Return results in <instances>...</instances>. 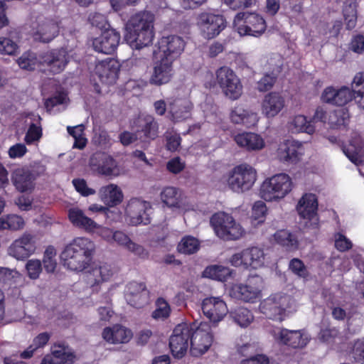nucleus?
<instances>
[{
    "label": "nucleus",
    "mask_w": 364,
    "mask_h": 364,
    "mask_svg": "<svg viewBox=\"0 0 364 364\" xmlns=\"http://www.w3.org/2000/svg\"><path fill=\"white\" fill-rule=\"evenodd\" d=\"M76 359L75 351L64 343L55 344L50 354L46 355L41 364H73Z\"/></svg>",
    "instance_id": "nucleus-21"
},
{
    "label": "nucleus",
    "mask_w": 364,
    "mask_h": 364,
    "mask_svg": "<svg viewBox=\"0 0 364 364\" xmlns=\"http://www.w3.org/2000/svg\"><path fill=\"white\" fill-rule=\"evenodd\" d=\"M289 269L299 277L306 279L309 277V272L301 260L294 258L289 265Z\"/></svg>",
    "instance_id": "nucleus-59"
},
{
    "label": "nucleus",
    "mask_w": 364,
    "mask_h": 364,
    "mask_svg": "<svg viewBox=\"0 0 364 364\" xmlns=\"http://www.w3.org/2000/svg\"><path fill=\"white\" fill-rule=\"evenodd\" d=\"M37 249L35 237L28 233H24L15 240L9 247V255L18 260H22L33 255Z\"/></svg>",
    "instance_id": "nucleus-16"
},
{
    "label": "nucleus",
    "mask_w": 364,
    "mask_h": 364,
    "mask_svg": "<svg viewBox=\"0 0 364 364\" xmlns=\"http://www.w3.org/2000/svg\"><path fill=\"white\" fill-rule=\"evenodd\" d=\"M119 71V62L113 58H108L98 62L95 68V74L102 83L112 84L117 77Z\"/></svg>",
    "instance_id": "nucleus-24"
},
{
    "label": "nucleus",
    "mask_w": 364,
    "mask_h": 364,
    "mask_svg": "<svg viewBox=\"0 0 364 364\" xmlns=\"http://www.w3.org/2000/svg\"><path fill=\"white\" fill-rule=\"evenodd\" d=\"M267 207L264 202L257 201L252 207V226L262 224L264 222Z\"/></svg>",
    "instance_id": "nucleus-45"
},
{
    "label": "nucleus",
    "mask_w": 364,
    "mask_h": 364,
    "mask_svg": "<svg viewBox=\"0 0 364 364\" xmlns=\"http://www.w3.org/2000/svg\"><path fill=\"white\" fill-rule=\"evenodd\" d=\"M156 309L152 313L153 318L164 319L169 316L171 308L168 303L163 298H159L156 302Z\"/></svg>",
    "instance_id": "nucleus-51"
},
{
    "label": "nucleus",
    "mask_w": 364,
    "mask_h": 364,
    "mask_svg": "<svg viewBox=\"0 0 364 364\" xmlns=\"http://www.w3.org/2000/svg\"><path fill=\"white\" fill-rule=\"evenodd\" d=\"M27 151L28 149L23 144L17 143L9 149L8 154L11 159L22 158Z\"/></svg>",
    "instance_id": "nucleus-63"
},
{
    "label": "nucleus",
    "mask_w": 364,
    "mask_h": 364,
    "mask_svg": "<svg viewBox=\"0 0 364 364\" xmlns=\"http://www.w3.org/2000/svg\"><path fill=\"white\" fill-rule=\"evenodd\" d=\"M200 248V242L198 239L193 236L183 237L178 245L177 249L179 252L185 255L194 254Z\"/></svg>",
    "instance_id": "nucleus-41"
},
{
    "label": "nucleus",
    "mask_w": 364,
    "mask_h": 364,
    "mask_svg": "<svg viewBox=\"0 0 364 364\" xmlns=\"http://www.w3.org/2000/svg\"><path fill=\"white\" fill-rule=\"evenodd\" d=\"M68 62V54L64 49L45 53L42 55L40 60V63L46 65L50 72L53 74L62 72Z\"/></svg>",
    "instance_id": "nucleus-26"
},
{
    "label": "nucleus",
    "mask_w": 364,
    "mask_h": 364,
    "mask_svg": "<svg viewBox=\"0 0 364 364\" xmlns=\"http://www.w3.org/2000/svg\"><path fill=\"white\" fill-rule=\"evenodd\" d=\"M34 176L26 168H16L12 173V181L21 192L30 191L34 188Z\"/></svg>",
    "instance_id": "nucleus-32"
},
{
    "label": "nucleus",
    "mask_w": 364,
    "mask_h": 364,
    "mask_svg": "<svg viewBox=\"0 0 364 364\" xmlns=\"http://www.w3.org/2000/svg\"><path fill=\"white\" fill-rule=\"evenodd\" d=\"M228 268L220 265H213L205 268L203 276L215 280L224 281L230 275Z\"/></svg>",
    "instance_id": "nucleus-42"
},
{
    "label": "nucleus",
    "mask_w": 364,
    "mask_h": 364,
    "mask_svg": "<svg viewBox=\"0 0 364 364\" xmlns=\"http://www.w3.org/2000/svg\"><path fill=\"white\" fill-rule=\"evenodd\" d=\"M266 30V23L263 17L252 13V36L261 35Z\"/></svg>",
    "instance_id": "nucleus-58"
},
{
    "label": "nucleus",
    "mask_w": 364,
    "mask_h": 364,
    "mask_svg": "<svg viewBox=\"0 0 364 364\" xmlns=\"http://www.w3.org/2000/svg\"><path fill=\"white\" fill-rule=\"evenodd\" d=\"M153 14L143 11L131 16L127 23L125 39L133 49L139 50L152 43L154 38Z\"/></svg>",
    "instance_id": "nucleus-2"
},
{
    "label": "nucleus",
    "mask_w": 364,
    "mask_h": 364,
    "mask_svg": "<svg viewBox=\"0 0 364 364\" xmlns=\"http://www.w3.org/2000/svg\"><path fill=\"white\" fill-rule=\"evenodd\" d=\"M68 132L74 138L73 148L82 149L87 144V139L84 136V126L82 124L75 127H68Z\"/></svg>",
    "instance_id": "nucleus-43"
},
{
    "label": "nucleus",
    "mask_w": 364,
    "mask_h": 364,
    "mask_svg": "<svg viewBox=\"0 0 364 364\" xmlns=\"http://www.w3.org/2000/svg\"><path fill=\"white\" fill-rule=\"evenodd\" d=\"M270 333L277 341L293 348H302L309 341V335L303 331H289L284 328H274Z\"/></svg>",
    "instance_id": "nucleus-18"
},
{
    "label": "nucleus",
    "mask_w": 364,
    "mask_h": 364,
    "mask_svg": "<svg viewBox=\"0 0 364 364\" xmlns=\"http://www.w3.org/2000/svg\"><path fill=\"white\" fill-rule=\"evenodd\" d=\"M274 241L284 247L287 250L293 251L298 249V240L296 236L287 230H280L273 235Z\"/></svg>",
    "instance_id": "nucleus-38"
},
{
    "label": "nucleus",
    "mask_w": 364,
    "mask_h": 364,
    "mask_svg": "<svg viewBox=\"0 0 364 364\" xmlns=\"http://www.w3.org/2000/svg\"><path fill=\"white\" fill-rule=\"evenodd\" d=\"M326 117L324 109L318 107L311 119H308L303 114H296L289 119L287 127L293 134L306 133L311 135L316 131L318 121H323Z\"/></svg>",
    "instance_id": "nucleus-7"
},
{
    "label": "nucleus",
    "mask_w": 364,
    "mask_h": 364,
    "mask_svg": "<svg viewBox=\"0 0 364 364\" xmlns=\"http://www.w3.org/2000/svg\"><path fill=\"white\" fill-rule=\"evenodd\" d=\"M318 339L327 345H333L341 342V338L336 328L321 329L318 334Z\"/></svg>",
    "instance_id": "nucleus-44"
},
{
    "label": "nucleus",
    "mask_w": 364,
    "mask_h": 364,
    "mask_svg": "<svg viewBox=\"0 0 364 364\" xmlns=\"http://www.w3.org/2000/svg\"><path fill=\"white\" fill-rule=\"evenodd\" d=\"M59 23L55 20L47 19L40 22L33 33L36 41L48 43L54 39L59 33Z\"/></svg>",
    "instance_id": "nucleus-30"
},
{
    "label": "nucleus",
    "mask_w": 364,
    "mask_h": 364,
    "mask_svg": "<svg viewBox=\"0 0 364 364\" xmlns=\"http://www.w3.org/2000/svg\"><path fill=\"white\" fill-rule=\"evenodd\" d=\"M73 183L76 191L83 196H88L95 193V191L91 188H89L84 179H74L73 181Z\"/></svg>",
    "instance_id": "nucleus-61"
},
{
    "label": "nucleus",
    "mask_w": 364,
    "mask_h": 364,
    "mask_svg": "<svg viewBox=\"0 0 364 364\" xmlns=\"http://www.w3.org/2000/svg\"><path fill=\"white\" fill-rule=\"evenodd\" d=\"M193 330V326L186 323L175 327L169 340L170 349L174 357L182 358L186 354Z\"/></svg>",
    "instance_id": "nucleus-11"
},
{
    "label": "nucleus",
    "mask_w": 364,
    "mask_h": 364,
    "mask_svg": "<svg viewBox=\"0 0 364 364\" xmlns=\"http://www.w3.org/2000/svg\"><path fill=\"white\" fill-rule=\"evenodd\" d=\"M18 48V45L11 39L0 37V54L13 55L16 53Z\"/></svg>",
    "instance_id": "nucleus-55"
},
{
    "label": "nucleus",
    "mask_w": 364,
    "mask_h": 364,
    "mask_svg": "<svg viewBox=\"0 0 364 364\" xmlns=\"http://www.w3.org/2000/svg\"><path fill=\"white\" fill-rule=\"evenodd\" d=\"M173 75V62L159 58L154 65L149 77V82L154 85H161L168 82Z\"/></svg>",
    "instance_id": "nucleus-23"
},
{
    "label": "nucleus",
    "mask_w": 364,
    "mask_h": 364,
    "mask_svg": "<svg viewBox=\"0 0 364 364\" xmlns=\"http://www.w3.org/2000/svg\"><path fill=\"white\" fill-rule=\"evenodd\" d=\"M353 96V90L349 87H342L336 90V102L335 105L338 106H343L351 101Z\"/></svg>",
    "instance_id": "nucleus-57"
},
{
    "label": "nucleus",
    "mask_w": 364,
    "mask_h": 364,
    "mask_svg": "<svg viewBox=\"0 0 364 364\" xmlns=\"http://www.w3.org/2000/svg\"><path fill=\"white\" fill-rule=\"evenodd\" d=\"M318 197L312 193H305L299 198L296 209L301 218L309 223V226L316 227L318 224Z\"/></svg>",
    "instance_id": "nucleus-15"
},
{
    "label": "nucleus",
    "mask_w": 364,
    "mask_h": 364,
    "mask_svg": "<svg viewBox=\"0 0 364 364\" xmlns=\"http://www.w3.org/2000/svg\"><path fill=\"white\" fill-rule=\"evenodd\" d=\"M151 213V204L138 198L131 199L125 209L127 220L132 225L149 223Z\"/></svg>",
    "instance_id": "nucleus-9"
},
{
    "label": "nucleus",
    "mask_w": 364,
    "mask_h": 364,
    "mask_svg": "<svg viewBox=\"0 0 364 364\" xmlns=\"http://www.w3.org/2000/svg\"><path fill=\"white\" fill-rule=\"evenodd\" d=\"M113 275V271L110 265L107 263H97L87 271L85 275V280L87 285L93 291H98L100 286L108 282Z\"/></svg>",
    "instance_id": "nucleus-19"
},
{
    "label": "nucleus",
    "mask_w": 364,
    "mask_h": 364,
    "mask_svg": "<svg viewBox=\"0 0 364 364\" xmlns=\"http://www.w3.org/2000/svg\"><path fill=\"white\" fill-rule=\"evenodd\" d=\"M249 12L238 13L235 18L234 25L240 36L250 34L247 19L250 17Z\"/></svg>",
    "instance_id": "nucleus-47"
},
{
    "label": "nucleus",
    "mask_w": 364,
    "mask_h": 364,
    "mask_svg": "<svg viewBox=\"0 0 364 364\" xmlns=\"http://www.w3.org/2000/svg\"><path fill=\"white\" fill-rule=\"evenodd\" d=\"M216 82L222 92L229 99H238L242 93L240 80L232 70L228 67H221L215 73Z\"/></svg>",
    "instance_id": "nucleus-5"
},
{
    "label": "nucleus",
    "mask_w": 364,
    "mask_h": 364,
    "mask_svg": "<svg viewBox=\"0 0 364 364\" xmlns=\"http://www.w3.org/2000/svg\"><path fill=\"white\" fill-rule=\"evenodd\" d=\"M250 168L242 164L233 168L227 175V183L230 189L235 192L248 191L250 187Z\"/></svg>",
    "instance_id": "nucleus-17"
},
{
    "label": "nucleus",
    "mask_w": 364,
    "mask_h": 364,
    "mask_svg": "<svg viewBox=\"0 0 364 364\" xmlns=\"http://www.w3.org/2000/svg\"><path fill=\"white\" fill-rule=\"evenodd\" d=\"M90 169L96 174L115 178L122 174L123 171L116 160L105 153H95L90 159Z\"/></svg>",
    "instance_id": "nucleus-8"
},
{
    "label": "nucleus",
    "mask_w": 364,
    "mask_h": 364,
    "mask_svg": "<svg viewBox=\"0 0 364 364\" xmlns=\"http://www.w3.org/2000/svg\"><path fill=\"white\" fill-rule=\"evenodd\" d=\"M57 252L54 247L48 246L43 252L41 261L45 271L48 273H54L58 267Z\"/></svg>",
    "instance_id": "nucleus-40"
},
{
    "label": "nucleus",
    "mask_w": 364,
    "mask_h": 364,
    "mask_svg": "<svg viewBox=\"0 0 364 364\" xmlns=\"http://www.w3.org/2000/svg\"><path fill=\"white\" fill-rule=\"evenodd\" d=\"M203 314L213 323L222 321L228 314L226 304L219 297L205 298L202 302Z\"/></svg>",
    "instance_id": "nucleus-22"
},
{
    "label": "nucleus",
    "mask_w": 364,
    "mask_h": 364,
    "mask_svg": "<svg viewBox=\"0 0 364 364\" xmlns=\"http://www.w3.org/2000/svg\"><path fill=\"white\" fill-rule=\"evenodd\" d=\"M343 151L350 161L359 164L364 161V141L360 135L353 133L348 144L345 145Z\"/></svg>",
    "instance_id": "nucleus-29"
},
{
    "label": "nucleus",
    "mask_w": 364,
    "mask_h": 364,
    "mask_svg": "<svg viewBox=\"0 0 364 364\" xmlns=\"http://www.w3.org/2000/svg\"><path fill=\"white\" fill-rule=\"evenodd\" d=\"M264 253L259 247H252V268L257 269L264 263Z\"/></svg>",
    "instance_id": "nucleus-62"
},
{
    "label": "nucleus",
    "mask_w": 364,
    "mask_h": 364,
    "mask_svg": "<svg viewBox=\"0 0 364 364\" xmlns=\"http://www.w3.org/2000/svg\"><path fill=\"white\" fill-rule=\"evenodd\" d=\"M42 137V129L36 124H31L28 127L24 141L28 144H34L38 143Z\"/></svg>",
    "instance_id": "nucleus-54"
},
{
    "label": "nucleus",
    "mask_w": 364,
    "mask_h": 364,
    "mask_svg": "<svg viewBox=\"0 0 364 364\" xmlns=\"http://www.w3.org/2000/svg\"><path fill=\"white\" fill-rule=\"evenodd\" d=\"M98 197L105 205L114 207L122 202L124 195L117 184L109 183L99 189Z\"/></svg>",
    "instance_id": "nucleus-31"
},
{
    "label": "nucleus",
    "mask_w": 364,
    "mask_h": 364,
    "mask_svg": "<svg viewBox=\"0 0 364 364\" xmlns=\"http://www.w3.org/2000/svg\"><path fill=\"white\" fill-rule=\"evenodd\" d=\"M149 292L143 283L132 282L127 287L126 299L136 307L141 308L148 302Z\"/></svg>",
    "instance_id": "nucleus-28"
},
{
    "label": "nucleus",
    "mask_w": 364,
    "mask_h": 364,
    "mask_svg": "<svg viewBox=\"0 0 364 364\" xmlns=\"http://www.w3.org/2000/svg\"><path fill=\"white\" fill-rule=\"evenodd\" d=\"M186 42L178 36L162 37L159 41L158 58H164L173 63L183 52Z\"/></svg>",
    "instance_id": "nucleus-12"
},
{
    "label": "nucleus",
    "mask_w": 364,
    "mask_h": 364,
    "mask_svg": "<svg viewBox=\"0 0 364 364\" xmlns=\"http://www.w3.org/2000/svg\"><path fill=\"white\" fill-rule=\"evenodd\" d=\"M102 337L109 344H124L129 343L133 337L132 331L120 324L105 327L102 332Z\"/></svg>",
    "instance_id": "nucleus-25"
},
{
    "label": "nucleus",
    "mask_w": 364,
    "mask_h": 364,
    "mask_svg": "<svg viewBox=\"0 0 364 364\" xmlns=\"http://www.w3.org/2000/svg\"><path fill=\"white\" fill-rule=\"evenodd\" d=\"M350 355L357 363L364 362V338L354 342Z\"/></svg>",
    "instance_id": "nucleus-60"
},
{
    "label": "nucleus",
    "mask_w": 364,
    "mask_h": 364,
    "mask_svg": "<svg viewBox=\"0 0 364 364\" xmlns=\"http://www.w3.org/2000/svg\"><path fill=\"white\" fill-rule=\"evenodd\" d=\"M25 226L24 219L17 215H8L0 218V230H9L17 231L22 230Z\"/></svg>",
    "instance_id": "nucleus-39"
},
{
    "label": "nucleus",
    "mask_w": 364,
    "mask_h": 364,
    "mask_svg": "<svg viewBox=\"0 0 364 364\" xmlns=\"http://www.w3.org/2000/svg\"><path fill=\"white\" fill-rule=\"evenodd\" d=\"M236 357L240 364H250V336H241L236 342Z\"/></svg>",
    "instance_id": "nucleus-37"
},
{
    "label": "nucleus",
    "mask_w": 364,
    "mask_h": 364,
    "mask_svg": "<svg viewBox=\"0 0 364 364\" xmlns=\"http://www.w3.org/2000/svg\"><path fill=\"white\" fill-rule=\"evenodd\" d=\"M96 246L88 237H78L65 246L60 253L63 267L72 272H82L90 267Z\"/></svg>",
    "instance_id": "nucleus-1"
},
{
    "label": "nucleus",
    "mask_w": 364,
    "mask_h": 364,
    "mask_svg": "<svg viewBox=\"0 0 364 364\" xmlns=\"http://www.w3.org/2000/svg\"><path fill=\"white\" fill-rule=\"evenodd\" d=\"M326 113V119L323 121H318L323 124H328L332 129H340L342 126L345 127L348 121L349 114L346 108L341 107L333 112Z\"/></svg>",
    "instance_id": "nucleus-36"
},
{
    "label": "nucleus",
    "mask_w": 364,
    "mask_h": 364,
    "mask_svg": "<svg viewBox=\"0 0 364 364\" xmlns=\"http://www.w3.org/2000/svg\"><path fill=\"white\" fill-rule=\"evenodd\" d=\"M142 126L141 132L144 133V136L150 139H154L157 136L159 126L152 117H146Z\"/></svg>",
    "instance_id": "nucleus-48"
},
{
    "label": "nucleus",
    "mask_w": 364,
    "mask_h": 364,
    "mask_svg": "<svg viewBox=\"0 0 364 364\" xmlns=\"http://www.w3.org/2000/svg\"><path fill=\"white\" fill-rule=\"evenodd\" d=\"M193 104L188 100H178L170 105L169 114L173 122H181L188 119L191 114Z\"/></svg>",
    "instance_id": "nucleus-34"
},
{
    "label": "nucleus",
    "mask_w": 364,
    "mask_h": 364,
    "mask_svg": "<svg viewBox=\"0 0 364 364\" xmlns=\"http://www.w3.org/2000/svg\"><path fill=\"white\" fill-rule=\"evenodd\" d=\"M293 187L292 179L288 174L277 173L263 181L259 196L266 201H278L289 194Z\"/></svg>",
    "instance_id": "nucleus-3"
},
{
    "label": "nucleus",
    "mask_w": 364,
    "mask_h": 364,
    "mask_svg": "<svg viewBox=\"0 0 364 364\" xmlns=\"http://www.w3.org/2000/svg\"><path fill=\"white\" fill-rule=\"evenodd\" d=\"M343 16L347 28H354L357 22V9L356 5L354 3H351L344 8Z\"/></svg>",
    "instance_id": "nucleus-52"
},
{
    "label": "nucleus",
    "mask_w": 364,
    "mask_h": 364,
    "mask_svg": "<svg viewBox=\"0 0 364 364\" xmlns=\"http://www.w3.org/2000/svg\"><path fill=\"white\" fill-rule=\"evenodd\" d=\"M291 299L285 294H276L260 304L261 311L270 318L282 321L286 312L290 311Z\"/></svg>",
    "instance_id": "nucleus-6"
},
{
    "label": "nucleus",
    "mask_w": 364,
    "mask_h": 364,
    "mask_svg": "<svg viewBox=\"0 0 364 364\" xmlns=\"http://www.w3.org/2000/svg\"><path fill=\"white\" fill-rule=\"evenodd\" d=\"M160 197L164 204L178 213H184L193 209V205L178 188L173 186L164 188Z\"/></svg>",
    "instance_id": "nucleus-10"
},
{
    "label": "nucleus",
    "mask_w": 364,
    "mask_h": 364,
    "mask_svg": "<svg viewBox=\"0 0 364 364\" xmlns=\"http://www.w3.org/2000/svg\"><path fill=\"white\" fill-rule=\"evenodd\" d=\"M21 277V274L16 270L4 267L0 277V284L12 286L18 283Z\"/></svg>",
    "instance_id": "nucleus-46"
},
{
    "label": "nucleus",
    "mask_w": 364,
    "mask_h": 364,
    "mask_svg": "<svg viewBox=\"0 0 364 364\" xmlns=\"http://www.w3.org/2000/svg\"><path fill=\"white\" fill-rule=\"evenodd\" d=\"M68 218L74 226L82 228L87 232L95 231L98 227L97 223L87 217L84 212L77 207L68 210Z\"/></svg>",
    "instance_id": "nucleus-33"
},
{
    "label": "nucleus",
    "mask_w": 364,
    "mask_h": 364,
    "mask_svg": "<svg viewBox=\"0 0 364 364\" xmlns=\"http://www.w3.org/2000/svg\"><path fill=\"white\" fill-rule=\"evenodd\" d=\"M190 339L191 354L196 357L204 354L213 343V336L208 324L200 323L197 328L193 327Z\"/></svg>",
    "instance_id": "nucleus-13"
},
{
    "label": "nucleus",
    "mask_w": 364,
    "mask_h": 364,
    "mask_svg": "<svg viewBox=\"0 0 364 364\" xmlns=\"http://www.w3.org/2000/svg\"><path fill=\"white\" fill-rule=\"evenodd\" d=\"M198 26L205 38L211 39L217 36L226 26L223 16L210 13H202L198 18Z\"/></svg>",
    "instance_id": "nucleus-14"
},
{
    "label": "nucleus",
    "mask_w": 364,
    "mask_h": 364,
    "mask_svg": "<svg viewBox=\"0 0 364 364\" xmlns=\"http://www.w3.org/2000/svg\"><path fill=\"white\" fill-rule=\"evenodd\" d=\"M210 223L217 236L225 240L240 239L245 233L242 227L231 215L223 212L214 214Z\"/></svg>",
    "instance_id": "nucleus-4"
},
{
    "label": "nucleus",
    "mask_w": 364,
    "mask_h": 364,
    "mask_svg": "<svg viewBox=\"0 0 364 364\" xmlns=\"http://www.w3.org/2000/svg\"><path fill=\"white\" fill-rule=\"evenodd\" d=\"M284 107V100L278 93L267 95L262 102V112L268 117L276 116Z\"/></svg>",
    "instance_id": "nucleus-35"
},
{
    "label": "nucleus",
    "mask_w": 364,
    "mask_h": 364,
    "mask_svg": "<svg viewBox=\"0 0 364 364\" xmlns=\"http://www.w3.org/2000/svg\"><path fill=\"white\" fill-rule=\"evenodd\" d=\"M25 268L28 277L33 280L38 279L43 271L41 261L38 259H28L26 264Z\"/></svg>",
    "instance_id": "nucleus-49"
},
{
    "label": "nucleus",
    "mask_w": 364,
    "mask_h": 364,
    "mask_svg": "<svg viewBox=\"0 0 364 364\" xmlns=\"http://www.w3.org/2000/svg\"><path fill=\"white\" fill-rule=\"evenodd\" d=\"M250 261V250L247 249L240 252L236 253L230 258V263L235 267H241L245 269L248 268Z\"/></svg>",
    "instance_id": "nucleus-53"
},
{
    "label": "nucleus",
    "mask_w": 364,
    "mask_h": 364,
    "mask_svg": "<svg viewBox=\"0 0 364 364\" xmlns=\"http://www.w3.org/2000/svg\"><path fill=\"white\" fill-rule=\"evenodd\" d=\"M304 153L303 144L294 140H285L277 149V157L281 161L295 162Z\"/></svg>",
    "instance_id": "nucleus-27"
},
{
    "label": "nucleus",
    "mask_w": 364,
    "mask_h": 364,
    "mask_svg": "<svg viewBox=\"0 0 364 364\" xmlns=\"http://www.w3.org/2000/svg\"><path fill=\"white\" fill-rule=\"evenodd\" d=\"M235 321L242 328L247 327L250 323V311L247 308H237L233 316Z\"/></svg>",
    "instance_id": "nucleus-56"
},
{
    "label": "nucleus",
    "mask_w": 364,
    "mask_h": 364,
    "mask_svg": "<svg viewBox=\"0 0 364 364\" xmlns=\"http://www.w3.org/2000/svg\"><path fill=\"white\" fill-rule=\"evenodd\" d=\"M17 63L21 68L24 70H34L40 61L33 53L27 52L23 53L18 60Z\"/></svg>",
    "instance_id": "nucleus-50"
},
{
    "label": "nucleus",
    "mask_w": 364,
    "mask_h": 364,
    "mask_svg": "<svg viewBox=\"0 0 364 364\" xmlns=\"http://www.w3.org/2000/svg\"><path fill=\"white\" fill-rule=\"evenodd\" d=\"M120 41V34L113 28H108L92 40L95 50L105 54L114 52Z\"/></svg>",
    "instance_id": "nucleus-20"
},
{
    "label": "nucleus",
    "mask_w": 364,
    "mask_h": 364,
    "mask_svg": "<svg viewBox=\"0 0 364 364\" xmlns=\"http://www.w3.org/2000/svg\"><path fill=\"white\" fill-rule=\"evenodd\" d=\"M88 19L93 26L99 28H105L107 24L106 16L98 12L91 13Z\"/></svg>",
    "instance_id": "nucleus-64"
}]
</instances>
